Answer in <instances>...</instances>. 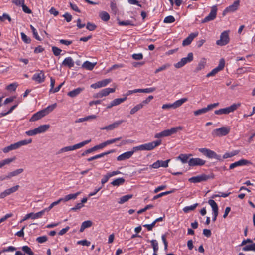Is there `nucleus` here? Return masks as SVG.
<instances>
[{
  "mask_svg": "<svg viewBox=\"0 0 255 255\" xmlns=\"http://www.w3.org/2000/svg\"><path fill=\"white\" fill-rule=\"evenodd\" d=\"M182 127L181 126L172 128L170 129L164 130L159 133H156L154 135L155 138H160L163 137L169 136L176 133L178 131L181 130Z\"/></svg>",
  "mask_w": 255,
  "mask_h": 255,
  "instance_id": "f257e3e1",
  "label": "nucleus"
},
{
  "mask_svg": "<svg viewBox=\"0 0 255 255\" xmlns=\"http://www.w3.org/2000/svg\"><path fill=\"white\" fill-rule=\"evenodd\" d=\"M241 106L240 103H237L232 104L229 107L215 110L214 113L216 115H227L233 112Z\"/></svg>",
  "mask_w": 255,
  "mask_h": 255,
  "instance_id": "f03ea898",
  "label": "nucleus"
},
{
  "mask_svg": "<svg viewBox=\"0 0 255 255\" xmlns=\"http://www.w3.org/2000/svg\"><path fill=\"white\" fill-rule=\"evenodd\" d=\"M198 150L204 155L209 159H215L219 161H222L221 156L218 155L215 152L206 148H199Z\"/></svg>",
  "mask_w": 255,
  "mask_h": 255,
  "instance_id": "7ed1b4c3",
  "label": "nucleus"
},
{
  "mask_svg": "<svg viewBox=\"0 0 255 255\" xmlns=\"http://www.w3.org/2000/svg\"><path fill=\"white\" fill-rule=\"evenodd\" d=\"M91 141V139L87 140L72 146H68L63 147L60 149V150L59 151V153L66 152L74 150L77 149H79L83 147L84 145L90 143Z\"/></svg>",
  "mask_w": 255,
  "mask_h": 255,
  "instance_id": "20e7f679",
  "label": "nucleus"
},
{
  "mask_svg": "<svg viewBox=\"0 0 255 255\" xmlns=\"http://www.w3.org/2000/svg\"><path fill=\"white\" fill-rule=\"evenodd\" d=\"M49 125H41L34 129L26 131L25 134L28 136H34L45 132L49 128Z\"/></svg>",
  "mask_w": 255,
  "mask_h": 255,
  "instance_id": "39448f33",
  "label": "nucleus"
},
{
  "mask_svg": "<svg viewBox=\"0 0 255 255\" xmlns=\"http://www.w3.org/2000/svg\"><path fill=\"white\" fill-rule=\"evenodd\" d=\"M230 131L229 127H222L219 128L214 129L212 134L214 137H221L227 135Z\"/></svg>",
  "mask_w": 255,
  "mask_h": 255,
  "instance_id": "423d86ee",
  "label": "nucleus"
},
{
  "mask_svg": "<svg viewBox=\"0 0 255 255\" xmlns=\"http://www.w3.org/2000/svg\"><path fill=\"white\" fill-rule=\"evenodd\" d=\"M193 60V54L192 52L188 54L187 57L182 58L180 61L174 64V66L176 68H180L187 63H190Z\"/></svg>",
  "mask_w": 255,
  "mask_h": 255,
  "instance_id": "0eeeda50",
  "label": "nucleus"
},
{
  "mask_svg": "<svg viewBox=\"0 0 255 255\" xmlns=\"http://www.w3.org/2000/svg\"><path fill=\"white\" fill-rule=\"evenodd\" d=\"M225 62L224 59L223 58L221 59L220 60L218 66L217 67L214 68L211 72L208 73L206 75V77H209L211 76H214L218 72H219V71H220L224 68V67L225 66Z\"/></svg>",
  "mask_w": 255,
  "mask_h": 255,
  "instance_id": "6e6552de",
  "label": "nucleus"
},
{
  "mask_svg": "<svg viewBox=\"0 0 255 255\" xmlns=\"http://www.w3.org/2000/svg\"><path fill=\"white\" fill-rule=\"evenodd\" d=\"M229 42V37L227 31L223 32L221 35L220 39L216 41V44L219 46H224L227 44Z\"/></svg>",
  "mask_w": 255,
  "mask_h": 255,
  "instance_id": "1a4fd4ad",
  "label": "nucleus"
},
{
  "mask_svg": "<svg viewBox=\"0 0 255 255\" xmlns=\"http://www.w3.org/2000/svg\"><path fill=\"white\" fill-rule=\"evenodd\" d=\"M209 175L202 174L197 176H194L189 179V181L192 183H199L202 181H205L211 178Z\"/></svg>",
  "mask_w": 255,
  "mask_h": 255,
  "instance_id": "9d476101",
  "label": "nucleus"
},
{
  "mask_svg": "<svg viewBox=\"0 0 255 255\" xmlns=\"http://www.w3.org/2000/svg\"><path fill=\"white\" fill-rule=\"evenodd\" d=\"M208 203L212 207L213 214L212 221L215 222L218 215V207L217 204L212 199L209 200Z\"/></svg>",
  "mask_w": 255,
  "mask_h": 255,
  "instance_id": "9b49d317",
  "label": "nucleus"
},
{
  "mask_svg": "<svg viewBox=\"0 0 255 255\" xmlns=\"http://www.w3.org/2000/svg\"><path fill=\"white\" fill-rule=\"evenodd\" d=\"M161 144V140H158L156 141H154L151 142H149L147 143L143 144V151H150L154 149L156 147L159 146Z\"/></svg>",
  "mask_w": 255,
  "mask_h": 255,
  "instance_id": "f8f14e48",
  "label": "nucleus"
},
{
  "mask_svg": "<svg viewBox=\"0 0 255 255\" xmlns=\"http://www.w3.org/2000/svg\"><path fill=\"white\" fill-rule=\"evenodd\" d=\"M115 91V88H106L102 89L98 93L94 95V97L100 98L106 96L111 93H114Z\"/></svg>",
  "mask_w": 255,
  "mask_h": 255,
  "instance_id": "ddd939ff",
  "label": "nucleus"
},
{
  "mask_svg": "<svg viewBox=\"0 0 255 255\" xmlns=\"http://www.w3.org/2000/svg\"><path fill=\"white\" fill-rule=\"evenodd\" d=\"M206 163V161L199 158H192L189 160L188 165L190 166H202Z\"/></svg>",
  "mask_w": 255,
  "mask_h": 255,
  "instance_id": "4468645a",
  "label": "nucleus"
},
{
  "mask_svg": "<svg viewBox=\"0 0 255 255\" xmlns=\"http://www.w3.org/2000/svg\"><path fill=\"white\" fill-rule=\"evenodd\" d=\"M112 81L111 79H106L91 85L90 87L94 89H97L105 87Z\"/></svg>",
  "mask_w": 255,
  "mask_h": 255,
  "instance_id": "2eb2a0df",
  "label": "nucleus"
},
{
  "mask_svg": "<svg viewBox=\"0 0 255 255\" xmlns=\"http://www.w3.org/2000/svg\"><path fill=\"white\" fill-rule=\"evenodd\" d=\"M19 188V185H16L9 189H6L5 190H4L3 192H1L0 194V198L3 199L6 197L7 196L11 194L16 192L18 190Z\"/></svg>",
  "mask_w": 255,
  "mask_h": 255,
  "instance_id": "dca6fc26",
  "label": "nucleus"
},
{
  "mask_svg": "<svg viewBox=\"0 0 255 255\" xmlns=\"http://www.w3.org/2000/svg\"><path fill=\"white\" fill-rule=\"evenodd\" d=\"M217 10V9L216 7L215 6H213L209 14L203 20L202 22H207L214 20L216 17Z\"/></svg>",
  "mask_w": 255,
  "mask_h": 255,
  "instance_id": "f3484780",
  "label": "nucleus"
},
{
  "mask_svg": "<svg viewBox=\"0 0 255 255\" xmlns=\"http://www.w3.org/2000/svg\"><path fill=\"white\" fill-rule=\"evenodd\" d=\"M170 159H168L165 161L157 160L155 162L153 163L150 165V167L153 168L157 169L160 167H167L168 166V163L170 162Z\"/></svg>",
  "mask_w": 255,
  "mask_h": 255,
  "instance_id": "a211bd4d",
  "label": "nucleus"
},
{
  "mask_svg": "<svg viewBox=\"0 0 255 255\" xmlns=\"http://www.w3.org/2000/svg\"><path fill=\"white\" fill-rule=\"evenodd\" d=\"M124 122V120H123L117 121L115 122L114 123H113L108 126L101 128L100 129L101 130H113L114 129L117 128L120 125H121Z\"/></svg>",
  "mask_w": 255,
  "mask_h": 255,
  "instance_id": "6ab92c4d",
  "label": "nucleus"
},
{
  "mask_svg": "<svg viewBox=\"0 0 255 255\" xmlns=\"http://www.w3.org/2000/svg\"><path fill=\"white\" fill-rule=\"evenodd\" d=\"M45 75L42 70L40 71L39 73H35L32 78V79L38 83H41L45 81Z\"/></svg>",
  "mask_w": 255,
  "mask_h": 255,
  "instance_id": "aec40b11",
  "label": "nucleus"
},
{
  "mask_svg": "<svg viewBox=\"0 0 255 255\" xmlns=\"http://www.w3.org/2000/svg\"><path fill=\"white\" fill-rule=\"evenodd\" d=\"M240 4L239 0H236L234 2V3L226 7L224 11V13L232 12L235 11L238 8Z\"/></svg>",
  "mask_w": 255,
  "mask_h": 255,
  "instance_id": "412c9836",
  "label": "nucleus"
},
{
  "mask_svg": "<svg viewBox=\"0 0 255 255\" xmlns=\"http://www.w3.org/2000/svg\"><path fill=\"white\" fill-rule=\"evenodd\" d=\"M23 172V169L22 168L16 169L13 171L9 172L5 177H4L2 178H1V180L10 179L12 177L18 176L19 174H21Z\"/></svg>",
  "mask_w": 255,
  "mask_h": 255,
  "instance_id": "4be33fe9",
  "label": "nucleus"
},
{
  "mask_svg": "<svg viewBox=\"0 0 255 255\" xmlns=\"http://www.w3.org/2000/svg\"><path fill=\"white\" fill-rule=\"evenodd\" d=\"M198 34V32L191 33L186 39L183 41L182 45L183 46H187L189 45L192 42L194 38L197 36Z\"/></svg>",
  "mask_w": 255,
  "mask_h": 255,
  "instance_id": "5701e85b",
  "label": "nucleus"
},
{
  "mask_svg": "<svg viewBox=\"0 0 255 255\" xmlns=\"http://www.w3.org/2000/svg\"><path fill=\"white\" fill-rule=\"evenodd\" d=\"M249 163V161L245 159H241L237 162L230 164L229 169H233L237 167L241 166L247 165Z\"/></svg>",
  "mask_w": 255,
  "mask_h": 255,
  "instance_id": "b1692460",
  "label": "nucleus"
},
{
  "mask_svg": "<svg viewBox=\"0 0 255 255\" xmlns=\"http://www.w3.org/2000/svg\"><path fill=\"white\" fill-rule=\"evenodd\" d=\"M191 156V154H180L176 157V160L181 161L183 164L188 163L189 157Z\"/></svg>",
  "mask_w": 255,
  "mask_h": 255,
  "instance_id": "393cba45",
  "label": "nucleus"
},
{
  "mask_svg": "<svg viewBox=\"0 0 255 255\" xmlns=\"http://www.w3.org/2000/svg\"><path fill=\"white\" fill-rule=\"evenodd\" d=\"M133 155V152L127 151L123 153L117 157L118 161H123L130 158Z\"/></svg>",
  "mask_w": 255,
  "mask_h": 255,
  "instance_id": "a878e982",
  "label": "nucleus"
},
{
  "mask_svg": "<svg viewBox=\"0 0 255 255\" xmlns=\"http://www.w3.org/2000/svg\"><path fill=\"white\" fill-rule=\"evenodd\" d=\"M42 216V212H37L36 213L31 212L28 214H27L24 217V220H27L29 218H31L32 219H38Z\"/></svg>",
  "mask_w": 255,
  "mask_h": 255,
  "instance_id": "bb28decb",
  "label": "nucleus"
},
{
  "mask_svg": "<svg viewBox=\"0 0 255 255\" xmlns=\"http://www.w3.org/2000/svg\"><path fill=\"white\" fill-rule=\"evenodd\" d=\"M62 65L64 66L68 67L69 68H71L74 66V61L71 57H68L64 59Z\"/></svg>",
  "mask_w": 255,
  "mask_h": 255,
  "instance_id": "cd10ccee",
  "label": "nucleus"
},
{
  "mask_svg": "<svg viewBox=\"0 0 255 255\" xmlns=\"http://www.w3.org/2000/svg\"><path fill=\"white\" fill-rule=\"evenodd\" d=\"M44 116H45V115L44 114L42 110H41L36 112L34 115H33V116L31 117V118L30 119V121L34 122V121H37V120L41 119L42 118L44 117Z\"/></svg>",
  "mask_w": 255,
  "mask_h": 255,
  "instance_id": "c85d7f7f",
  "label": "nucleus"
},
{
  "mask_svg": "<svg viewBox=\"0 0 255 255\" xmlns=\"http://www.w3.org/2000/svg\"><path fill=\"white\" fill-rule=\"evenodd\" d=\"M114 150H110L107 151L106 152L102 153L101 154H99L96 155L95 156H94L93 157H91L90 158H89L87 159V161H92L93 160L97 159H98V158H102V157H104L105 155H107L108 154H109L110 153H112L114 152Z\"/></svg>",
  "mask_w": 255,
  "mask_h": 255,
  "instance_id": "c756f323",
  "label": "nucleus"
},
{
  "mask_svg": "<svg viewBox=\"0 0 255 255\" xmlns=\"http://www.w3.org/2000/svg\"><path fill=\"white\" fill-rule=\"evenodd\" d=\"M84 88L79 87L69 92L67 95L72 98L75 97L82 92Z\"/></svg>",
  "mask_w": 255,
  "mask_h": 255,
  "instance_id": "7c9ffc66",
  "label": "nucleus"
},
{
  "mask_svg": "<svg viewBox=\"0 0 255 255\" xmlns=\"http://www.w3.org/2000/svg\"><path fill=\"white\" fill-rule=\"evenodd\" d=\"M206 64V59L205 58H202L199 62L197 66L196 67L195 71L198 72L199 71L203 69Z\"/></svg>",
  "mask_w": 255,
  "mask_h": 255,
  "instance_id": "2f4dec72",
  "label": "nucleus"
},
{
  "mask_svg": "<svg viewBox=\"0 0 255 255\" xmlns=\"http://www.w3.org/2000/svg\"><path fill=\"white\" fill-rule=\"evenodd\" d=\"M80 194V192H76L74 194H70L66 195L63 198H61V199L63 202H66L72 199H75Z\"/></svg>",
  "mask_w": 255,
  "mask_h": 255,
  "instance_id": "473e14b6",
  "label": "nucleus"
},
{
  "mask_svg": "<svg viewBox=\"0 0 255 255\" xmlns=\"http://www.w3.org/2000/svg\"><path fill=\"white\" fill-rule=\"evenodd\" d=\"M96 64V62L91 63L89 61H86L82 64V67L89 70H92L93 69Z\"/></svg>",
  "mask_w": 255,
  "mask_h": 255,
  "instance_id": "72a5a7b5",
  "label": "nucleus"
},
{
  "mask_svg": "<svg viewBox=\"0 0 255 255\" xmlns=\"http://www.w3.org/2000/svg\"><path fill=\"white\" fill-rule=\"evenodd\" d=\"M57 104L54 103L51 105L48 106L45 109L42 110L45 116L47 115L48 114H49L50 112H51L52 111L54 110V109L56 107Z\"/></svg>",
  "mask_w": 255,
  "mask_h": 255,
  "instance_id": "f704fd0d",
  "label": "nucleus"
},
{
  "mask_svg": "<svg viewBox=\"0 0 255 255\" xmlns=\"http://www.w3.org/2000/svg\"><path fill=\"white\" fill-rule=\"evenodd\" d=\"M17 149H18V147L16 143H15L14 144H11V145L4 147V148H3L2 151L4 153H7L10 151L15 150Z\"/></svg>",
  "mask_w": 255,
  "mask_h": 255,
  "instance_id": "c9c22d12",
  "label": "nucleus"
},
{
  "mask_svg": "<svg viewBox=\"0 0 255 255\" xmlns=\"http://www.w3.org/2000/svg\"><path fill=\"white\" fill-rule=\"evenodd\" d=\"M92 225V221L90 220H87L84 221L81 226L80 229V232H82L84 231V230L87 228L90 227Z\"/></svg>",
  "mask_w": 255,
  "mask_h": 255,
  "instance_id": "e433bc0d",
  "label": "nucleus"
},
{
  "mask_svg": "<svg viewBox=\"0 0 255 255\" xmlns=\"http://www.w3.org/2000/svg\"><path fill=\"white\" fill-rule=\"evenodd\" d=\"M188 101V99L187 98H181L179 100L176 101L175 102L173 103L174 109H176L178 107L181 106L183 103L187 102Z\"/></svg>",
  "mask_w": 255,
  "mask_h": 255,
  "instance_id": "4c0bfd02",
  "label": "nucleus"
},
{
  "mask_svg": "<svg viewBox=\"0 0 255 255\" xmlns=\"http://www.w3.org/2000/svg\"><path fill=\"white\" fill-rule=\"evenodd\" d=\"M96 118H97V116L96 115H92L86 116V117H84V118H81L78 119L77 120H76L75 121V122L76 123L83 122L87 121H88V120H90L95 119Z\"/></svg>",
  "mask_w": 255,
  "mask_h": 255,
  "instance_id": "58836bf2",
  "label": "nucleus"
},
{
  "mask_svg": "<svg viewBox=\"0 0 255 255\" xmlns=\"http://www.w3.org/2000/svg\"><path fill=\"white\" fill-rule=\"evenodd\" d=\"M103 148L102 147V146L101 145V143L99 144V145H97L95 146H94L93 147L91 148H89L86 150H85L82 154V156H84L86 154H88V153H90L92 152H93V151H95V150H96L98 149H102Z\"/></svg>",
  "mask_w": 255,
  "mask_h": 255,
  "instance_id": "ea45409f",
  "label": "nucleus"
},
{
  "mask_svg": "<svg viewBox=\"0 0 255 255\" xmlns=\"http://www.w3.org/2000/svg\"><path fill=\"white\" fill-rule=\"evenodd\" d=\"M133 195L132 194H128L124 196H123L121 198H119V200L118 201V203L119 204H123L126 202L128 201L132 197Z\"/></svg>",
  "mask_w": 255,
  "mask_h": 255,
  "instance_id": "a19ab883",
  "label": "nucleus"
},
{
  "mask_svg": "<svg viewBox=\"0 0 255 255\" xmlns=\"http://www.w3.org/2000/svg\"><path fill=\"white\" fill-rule=\"evenodd\" d=\"M125 181L124 178H118L111 182V184L114 186H119L120 185H122Z\"/></svg>",
  "mask_w": 255,
  "mask_h": 255,
  "instance_id": "79ce46f5",
  "label": "nucleus"
},
{
  "mask_svg": "<svg viewBox=\"0 0 255 255\" xmlns=\"http://www.w3.org/2000/svg\"><path fill=\"white\" fill-rule=\"evenodd\" d=\"M198 205V203H195L190 206H185L183 208V211L184 213H187L190 211L194 210Z\"/></svg>",
  "mask_w": 255,
  "mask_h": 255,
  "instance_id": "37998d69",
  "label": "nucleus"
},
{
  "mask_svg": "<svg viewBox=\"0 0 255 255\" xmlns=\"http://www.w3.org/2000/svg\"><path fill=\"white\" fill-rule=\"evenodd\" d=\"M15 157L6 158L0 161L1 167H3L5 165L9 164L15 160Z\"/></svg>",
  "mask_w": 255,
  "mask_h": 255,
  "instance_id": "c03bdc74",
  "label": "nucleus"
},
{
  "mask_svg": "<svg viewBox=\"0 0 255 255\" xmlns=\"http://www.w3.org/2000/svg\"><path fill=\"white\" fill-rule=\"evenodd\" d=\"M171 65L169 63L164 64L162 65L161 66H160L159 68H158L157 69H156L154 71V73L157 74V73H159V72L168 69L171 66Z\"/></svg>",
  "mask_w": 255,
  "mask_h": 255,
  "instance_id": "a18cd8bd",
  "label": "nucleus"
},
{
  "mask_svg": "<svg viewBox=\"0 0 255 255\" xmlns=\"http://www.w3.org/2000/svg\"><path fill=\"white\" fill-rule=\"evenodd\" d=\"M100 18L104 21H107L110 19V15L106 11H102L99 14Z\"/></svg>",
  "mask_w": 255,
  "mask_h": 255,
  "instance_id": "49530a36",
  "label": "nucleus"
},
{
  "mask_svg": "<svg viewBox=\"0 0 255 255\" xmlns=\"http://www.w3.org/2000/svg\"><path fill=\"white\" fill-rule=\"evenodd\" d=\"M31 142H32V139H27V140H23L19 141L16 142V143L17 144L18 148H19V147H20L22 146L26 145L31 143Z\"/></svg>",
  "mask_w": 255,
  "mask_h": 255,
  "instance_id": "de8ad7c7",
  "label": "nucleus"
},
{
  "mask_svg": "<svg viewBox=\"0 0 255 255\" xmlns=\"http://www.w3.org/2000/svg\"><path fill=\"white\" fill-rule=\"evenodd\" d=\"M143 107V104H138L134 106L133 108H132L130 111V114L133 115L135 114L136 112L142 109Z\"/></svg>",
  "mask_w": 255,
  "mask_h": 255,
  "instance_id": "09e8293b",
  "label": "nucleus"
},
{
  "mask_svg": "<svg viewBox=\"0 0 255 255\" xmlns=\"http://www.w3.org/2000/svg\"><path fill=\"white\" fill-rule=\"evenodd\" d=\"M30 29L32 32L33 37L36 40H37L38 41H41L42 39L40 37V36L38 35V32H37L36 29L32 25H30Z\"/></svg>",
  "mask_w": 255,
  "mask_h": 255,
  "instance_id": "8fccbe9b",
  "label": "nucleus"
},
{
  "mask_svg": "<svg viewBox=\"0 0 255 255\" xmlns=\"http://www.w3.org/2000/svg\"><path fill=\"white\" fill-rule=\"evenodd\" d=\"M127 100L126 97H123L122 98H117L112 101V102L114 106H117L124 102Z\"/></svg>",
  "mask_w": 255,
  "mask_h": 255,
  "instance_id": "3c124183",
  "label": "nucleus"
},
{
  "mask_svg": "<svg viewBox=\"0 0 255 255\" xmlns=\"http://www.w3.org/2000/svg\"><path fill=\"white\" fill-rule=\"evenodd\" d=\"M150 243L151 244L152 247L153 248V250L154 252L157 253V252L158 250V243L156 240H152L150 241Z\"/></svg>",
  "mask_w": 255,
  "mask_h": 255,
  "instance_id": "603ef678",
  "label": "nucleus"
},
{
  "mask_svg": "<svg viewBox=\"0 0 255 255\" xmlns=\"http://www.w3.org/2000/svg\"><path fill=\"white\" fill-rule=\"evenodd\" d=\"M22 251L28 255H34V253L32 251L30 247L27 246H24L22 247Z\"/></svg>",
  "mask_w": 255,
  "mask_h": 255,
  "instance_id": "864d4df0",
  "label": "nucleus"
},
{
  "mask_svg": "<svg viewBox=\"0 0 255 255\" xmlns=\"http://www.w3.org/2000/svg\"><path fill=\"white\" fill-rule=\"evenodd\" d=\"M238 153V151H233L231 152H226L224 154V155L223 156V158L226 159L228 158H230V157H232L237 155Z\"/></svg>",
  "mask_w": 255,
  "mask_h": 255,
  "instance_id": "5fc2aeb1",
  "label": "nucleus"
},
{
  "mask_svg": "<svg viewBox=\"0 0 255 255\" xmlns=\"http://www.w3.org/2000/svg\"><path fill=\"white\" fill-rule=\"evenodd\" d=\"M18 104L12 106L10 109L6 112H2L0 113V118L5 116L6 115L12 113V112L15 109L17 106Z\"/></svg>",
  "mask_w": 255,
  "mask_h": 255,
  "instance_id": "6e6d98bb",
  "label": "nucleus"
},
{
  "mask_svg": "<svg viewBox=\"0 0 255 255\" xmlns=\"http://www.w3.org/2000/svg\"><path fill=\"white\" fill-rule=\"evenodd\" d=\"M21 39L22 41L25 43H30L31 42V39L28 37L24 33L21 32L20 33Z\"/></svg>",
  "mask_w": 255,
  "mask_h": 255,
  "instance_id": "4d7b16f0",
  "label": "nucleus"
},
{
  "mask_svg": "<svg viewBox=\"0 0 255 255\" xmlns=\"http://www.w3.org/2000/svg\"><path fill=\"white\" fill-rule=\"evenodd\" d=\"M175 21V18L172 15L166 16L164 19V22L165 23H172Z\"/></svg>",
  "mask_w": 255,
  "mask_h": 255,
  "instance_id": "13d9d810",
  "label": "nucleus"
},
{
  "mask_svg": "<svg viewBox=\"0 0 255 255\" xmlns=\"http://www.w3.org/2000/svg\"><path fill=\"white\" fill-rule=\"evenodd\" d=\"M52 51L54 54V55L56 56H59L61 52H62V50L60 48L56 47V46H52Z\"/></svg>",
  "mask_w": 255,
  "mask_h": 255,
  "instance_id": "bf43d9fd",
  "label": "nucleus"
},
{
  "mask_svg": "<svg viewBox=\"0 0 255 255\" xmlns=\"http://www.w3.org/2000/svg\"><path fill=\"white\" fill-rule=\"evenodd\" d=\"M207 113L206 110L205 108H203L196 111H194V114L195 116H199L200 115L205 114Z\"/></svg>",
  "mask_w": 255,
  "mask_h": 255,
  "instance_id": "052dcab7",
  "label": "nucleus"
},
{
  "mask_svg": "<svg viewBox=\"0 0 255 255\" xmlns=\"http://www.w3.org/2000/svg\"><path fill=\"white\" fill-rule=\"evenodd\" d=\"M18 86V84L16 83H13L8 85L6 89L9 91H15Z\"/></svg>",
  "mask_w": 255,
  "mask_h": 255,
  "instance_id": "680f3d73",
  "label": "nucleus"
},
{
  "mask_svg": "<svg viewBox=\"0 0 255 255\" xmlns=\"http://www.w3.org/2000/svg\"><path fill=\"white\" fill-rule=\"evenodd\" d=\"M96 27L97 26L95 24L90 22H88L86 25V28L89 31H94Z\"/></svg>",
  "mask_w": 255,
  "mask_h": 255,
  "instance_id": "e2e57ef3",
  "label": "nucleus"
},
{
  "mask_svg": "<svg viewBox=\"0 0 255 255\" xmlns=\"http://www.w3.org/2000/svg\"><path fill=\"white\" fill-rule=\"evenodd\" d=\"M119 25L121 26H128V25H133L131 22L130 20H126V21H119L118 22Z\"/></svg>",
  "mask_w": 255,
  "mask_h": 255,
  "instance_id": "0e129e2a",
  "label": "nucleus"
},
{
  "mask_svg": "<svg viewBox=\"0 0 255 255\" xmlns=\"http://www.w3.org/2000/svg\"><path fill=\"white\" fill-rule=\"evenodd\" d=\"M132 57L133 59L139 60L143 59V56L142 53H135L132 55Z\"/></svg>",
  "mask_w": 255,
  "mask_h": 255,
  "instance_id": "69168bd1",
  "label": "nucleus"
},
{
  "mask_svg": "<svg viewBox=\"0 0 255 255\" xmlns=\"http://www.w3.org/2000/svg\"><path fill=\"white\" fill-rule=\"evenodd\" d=\"M5 19H7L9 22L11 21V18L8 14L3 13L2 16H0V20L4 21Z\"/></svg>",
  "mask_w": 255,
  "mask_h": 255,
  "instance_id": "338daca9",
  "label": "nucleus"
},
{
  "mask_svg": "<svg viewBox=\"0 0 255 255\" xmlns=\"http://www.w3.org/2000/svg\"><path fill=\"white\" fill-rule=\"evenodd\" d=\"M83 207H84V204L81 203H77L75 207L71 208L70 210L76 211L77 210L81 209Z\"/></svg>",
  "mask_w": 255,
  "mask_h": 255,
  "instance_id": "774afa93",
  "label": "nucleus"
}]
</instances>
